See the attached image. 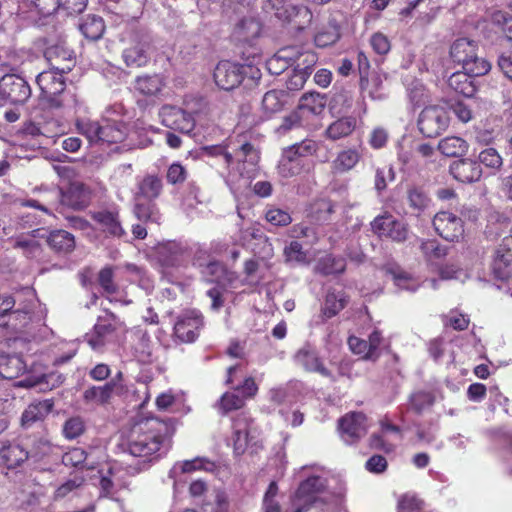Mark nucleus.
<instances>
[{
  "mask_svg": "<svg viewBox=\"0 0 512 512\" xmlns=\"http://www.w3.org/2000/svg\"><path fill=\"white\" fill-rule=\"evenodd\" d=\"M346 303L347 301L344 297H338L334 292H329L325 298L323 314L327 318H331L344 309Z\"/></svg>",
  "mask_w": 512,
  "mask_h": 512,
  "instance_id": "obj_52",
  "label": "nucleus"
},
{
  "mask_svg": "<svg viewBox=\"0 0 512 512\" xmlns=\"http://www.w3.org/2000/svg\"><path fill=\"white\" fill-rule=\"evenodd\" d=\"M159 115L162 119V124L172 130L188 134L195 127L192 115L179 107L164 105L160 109Z\"/></svg>",
  "mask_w": 512,
  "mask_h": 512,
  "instance_id": "obj_7",
  "label": "nucleus"
},
{
  "mask_svg": "<svg viewBox=\"0 0 512 512\" xmlns=\"http://www.w3.org/2000/svg\"><path fill=\"white\" fill-rule=\"evenodd\" d=\"M243 405V397L236 393L226 392L220 399V408L223 410V413L240 409Z\"/></svg>",
  "mask_w": 512,
  "mask_h": 512,
  "instance_id": "obj_63",
  "label": "nucleus"
},
{
  "mask_svg": "<svg viewBox=\"0 0 512 512\" xmlns=\"http://www.w3.org/2000/svg\"><path fill=\"white\" fill-rule=\"evenodd\" d=\"M295 55L293 56V67L296 71L309 72L311 75L313 67L317 62V56L314 52L305 51L301 52L297 47H293Z\"/></svg>",
  "mask_w": 512,
  "mask_h": 512,
  "instance_id": "obj_46",
  "label": "nucleus"
},
{
  "mask_svg": "<svg viewBox=\"0 0 512 512\" xmlns=\"http://www.w3.org/2000/svg\"><path fill=\"white\" fill-rule=\"evenodd\" d=\"M361 158L360 153L353 148L341 151L333 162L334 169L337 172L344 173L352 168L359 162Z\"/></svg>",
  "mask_w": 512,
  "mask_h": 512,
  "instance_id": "obj_43",
  "label": "nucleus"
},
{
  "mask_svg": "<svg viewBox=\"0 0 512 512\" xmlns=\"http://www.w3.org/2000/svg\"><path fill=\"white\" fill-rule=\"evenodd\" d=\"M48 246L57 254H69L75 249L74 236L65 230H53L46 237Z\"/></svg>",
  "mask_w": 512,
  "mask_h": 512,
  "instance_id": "obj_32",
  "label": "nucleus"
},
{
  "mask_svg": "<svg viewBox=\"0 0 512 512\" xmlns=\"http://www.w3.org/2000/svg\"><path fill=\"white\" fill-rule=\"evenodd\" d=\"M248 72H251L252 78L260 77L259 70L253 71L251 66L221 61L215 67L213 77L220 89L230 91L241 84Z\"/></svg>",
  "mask_w": 512,
  "mask_h": 512,
  "instance_id": "obj_4",
  "label": "nucleus"
},
{
  "mask_svg": "<svg viewBox=\"0 0 512 512\" xmlns=\"http://www.w3.org/2000/svg\"><path fill=\"white\" fill-rule=\"evenodd\" d=\"M86 430L85 422L80 416L68 418L62 428L64 437L68 440H74L80 437Z\"/></svg>",
  "mask_w": 512,
  "mask_h": 512,
  "instance_id": "obj_48",
  "label": "nucleus"
},
{
  "mask_svg": "<svg viewBox=\"0 0 512 512\" xmlns=\"http://www.w3.org/2000/svg\"><path fill=\"white\" fill-rule=\"evenodd\" d=\"M153 256L162 267H176L181 263L183 247L175 241L158 243L153 247Z\"/></svg>",
  "mask_w": 512,
  "mask_h": 512,
  "instance_id": "obj_16",
  "label": "nucleus"
},
{
  "mask_svg": "<svg viewBox=\"0 0 512 512\" xmlns=\"http://www.w3.org/2000/svg\"><path fill=\"white\" fill-rule=\"evenodd\" d=\"M478 158L481 164L493 170H499L503 165V159L495 148L482 150Z\"/></svg>",
  "mask_w": 512,
  "mask_h": 512,
  "instance_id": "obj_54",
  "label": "nucleus"
},
{
  "mask_svg": "<svg viewBox=\"0 0 512 512\" xmlns=\"http://www.w3.org/2000/svg\"><path fill=\"white\" fill-rule=\"evenodd\" d=\"M492 22L501 27L506 37L512 41V15L503 11H496L492 14Z\"/></svg>",
  "mask_w": 512,
  "mask_h": 512,
  "instance_id": "obj_64",
  "label": "nucleus"
},
{
  "mask_svg": "<svg viewBox=\"0 0 512 512\" xmlns=\"http://www.w3.org/2000/svg\"><path fill=\"white\" fill-rule=\"evenodd\" d=\"M326 105L325 97L319 93H305L299 101L298 109L305 110L313 115L323 112Z\"/></svg>",
  "mask_w": 512,
  "mask_h": 512,
  "instance_id": "obj_42",
  "label": "nucleus"
},
{
  "mask_svg": "<svg viewBox=\"0 0 512 512\" xmlns=\"http://www.w3.org/2000/svg\"><path fill=\"white\" fill-rule=\"evenodd\" d=\"M100 142L103 143H118L126 137V127L119 122H106L102 125L100 131Z\"/></svg>",
  "mask_w": 512,
  "mask_h": 512,
  "instance_id": "obj_39",
  "label": "nucleus"
},
{
  "mask_svg": "<svg viewBox=\"0 0 512 512\" xmlns=\"http://www.w3.org/2000/svg\"><path fill=\"white\" fill-rule=\"evenodd\" d=\"M335 212V204L328 199L316 200L311 206V216L316 222L326 223Z\"/></svg>",
  "mask_w": 512,
  "mask_h": 512,
  "instance_id": "obj_45",
  "label": "nucleus"
},
{
  "mask_svg": "<svg viewBox=\"0 0 512 512\" xmlns=\"http://www.w3.org/2000/svg\"><path fill=\"white\" fill-rule=\"evenodd\" d=\"M353 92L345 87L337 88L330 100V109L336 114H346L353 106Z\"/></svg>",
  "mask_w": 512,
  "mask_h": 512,
  "instance_id": "obj_37",
  "label": "nucleus"
},
{
  "mask_svg": "<svg viewBox=\"0 0 512 512\" xmlns=\"http://www.w3.org/2000/svg\"><path fill=\"white\" fill-rule=\"evenodd\" d=\"M92 218L101 226L103 232L112 237L121 238L126 234L121 225L118 212L102 210L94 212Z\"/></svg>",
  "mask_w": 512,
  "mask_h": 512,
  "instance_id": "obj_26",
  "label": "nucleus"
},
{
  "mask_svg": "<svg viewBox=\"0 0 512 512\" xmlns=\"http://www.w3.org/2000/svg\"><path fill=\"white\" fill-rule=\"evenodd\" d=\"M79 29L85 38L96 41L103 36L105 24L101 17L88 15L79 25Z\"/></svg>",
  "mask_w": 512,
  "mask_h": 512,
  "instance_id": "obj_38",
  "label": "nucleus"
},
{
  "mask_svg": "<svg viewBox=\"0 0 512 512\" xmlns=\"http://www.w3.org/2000/svg\"><path fill=\"white\" fill-rule=\"evenodd\" d=\"M72 51L63 43L48 46L44 51V57L50 65V69L62 73H68L74 66Z\"/></svg>",
  "mask_w": 512,
  "mask_h": 512,
  "instance_id": "obj_13",
  "label": "nucleus"
},
{
  "mask_svg": "<svg viewBox=\"0 0 512 512\" xmlns=\"http://www.w3.org/2000/svg\"><path fill=\"white\" fill-rule=\"evenodd\" d=\"M492 273L501 281H506L512 276V251L498 248L492 262Z\"/></svg>",
  "mask_w": 512,
  "mask_h": 512,
  "instance_id": "obj_31",
  "label": "nucleus"
},
{
  "mask_svg": "<svg viewBox=\"0 0 512 512\" xmlns=\"http://www.w3.org/2000/svg\"><path fill=\"white\" fill-rule=\"evenodd\" d=\"M122 392L123 387L120 384L109 381L103 386H92L86 389L83 393V399L88 403L105 404L114 393L121 394Z\"/></svg>",
  "mask_w": 512,
  "mask_h": 512,
  "instance_id": "obj_27",
  "label": "nucleus"
},
{
  "mask_svg": "<svg viewBox=\"0 0 512 512\" xmlns=\"http://www.w3.org/2000/svg\"><path fill=\"white\" fill-rule=\"evenodd\" d=\"M295 55L293 47H285L277 51L266 61V68L271 75H280L289 67L293 66V56Z\"/></svg>",
  "mask_w": 512,
  "mask_h": 512,
  "instance_id": "obj_33",
  "label": "nucleus"
},
{
  "mask_svg": "<svg viewBox=\"0 0 512 512\" xmlns=\"http://www.w3.org/2000/svg\"><path fill=\"white\" fill-rule=\"evenodd\" d=\"M26 4L34 9L40 16L48 17L58 8V0H25Z\"/></svg>",
  "mask_w": 512,
  "mask_h": 512,
  "instance_id": "obj_55",
  "label": "nucleus"
},
{
  "mask_svg": "<svg viewBox=\"0 0 512 512\" xmlns=\"http://www.w3.org/2000/svg\"><path fill=\"white\" fill-rule=\"evenodd\" d=\"M289 105V94L282 89L267 91L261 101V112L265 118H271Z\"/></svg>",
  "mask_w": 512,
  "mask_h": 512,
  "instance_id": "obj_17",
  "label": "nucleus"
},
{
  "mask_svg": "<svg viewBox=\"0 0 512 512\" xmlns=\"http://www.w3.org/2000/svg\"><path fill=\"white\" fill-rule=\"evenodd\" d=\"M28 460L26 448L8 439L0 447V465L12 470L20 467Z\"/></svg>",
  "mask_w": 512,
  "mask_h": 512,
  "instance_id": "obj_19",
  "label": "nucleus"
},
{
  "mask_svg": "<svg viewBox=\"0 0 512 512\" xmlns=\"http://www.w3.org/2000/svg\"><path fill=\"white\" fill-rule=\"evenodd\" d=\"M31 96L28 82L21 76L6 74L0 79V97L14 104H24Z\"/></svg>",
  "mask_w": 512,
  "mask_h": 512,
  "instance_id": "obj_5",
  "label": "nucleus"
},
{
  "mask_svg": "<svg viewBox=\"0 0 512 512\" xmlns=\"http://www.w3.org/2000/svg\"><path fill=\"white\" fill-rule=\"evenodd\" d=\"M407 198L410 207L418 211L424 210L429 203L428 196L423 191V189L419 187L410 188L408 190Z\"/></svg>",
  "mask_w": 512,
  "mask_h": 512,
  "instance_id": "obj_56",
  "label": "nucleus"
},
{
  "mask_svg": "<svg viewBox=\"0 0 512 512\" xmlns=\"http://www.w3.org/2000/svg\"><path fill=\"white\" fill-rule=\"evenodd\" d=\"M326 488V480L320 476H312L302 481L297 489V497H311Z\"/></svg>",
  "mask_w": 512,
  "mask_h": 512,
  "instance_id": "obj_44",
  "label": "nucleus"
},
{
  "mask_svg": "<svg viewBox=\"0 0 512 512\" xmlns=\"http://www.w3.org/2000/svg\"><path fill=\"white\" fill-rule=\"evenodd\" d=\"M366 420L362 412H352L341 417L338 428L342 439L348 444L358 441L367 432Z\"/></svg>",
  "mask_w": 512,
  "mask_h": 512,
  "instance_id": "obj_8",
  "label": "nucleus"
},
{
  "mask_svg": "<svg viewBox=\"0 0 512 512\" xmlns=\"http://www.w3.org/2000/svg\"><path fill=\"white\" fill-rule=\"evenodd\" d=\"M303 166V163L293 162L290 158L281 157L277 169L281 177L290 178L300 174Z\"/></svg>",
  "mask_w": 512,
  "mask_h": 512,
  "instance_id": "obj_59",
  "label": "nucleus"
},
{
  "mask_svg": "<svg viewBox=\"0 0 512 512\" xmlns=\"http://www.w3.org/2000/svg\"><path fill=\"white\" fill-rule=\"evenodd\" d=\"M53 406L52 399L31 403L22 413L21 426L27 429L35 423L43 421L52 411Z\"/></svg>",
  "mask_w": 512,
  "mask_h": 512,
  "instance_id": "obj_24",
  "label": "nucleus"
},
{
  "mask_svg": "<svg viewBox=\"0 0 512 512\" xmlns=\"http://www.w3.org/2000/svg\"><path fill=\"white\" fill-rule=\"evenodd\" d=\"M284 256L287 262L305 263L307 259V255L298 241H292L284 248Z\"/></svg>",
  "mask_w": 512,
  "mask_h": 512,
  "instance_id": "obj_62",
  "label": "nucleus"
},
{
  "mask_svg": "<svg viewBox=\"0 0 512 512\" xmlns=\"http://www.w3.org/2000/svg\"><path fill=\"white\" fill-rule=\"evenodd\" d=\"M98 282L102 289L108 294H114L118 286L114 283V273L112 267H104L98 274Z\"/></svg>",
  "mask_w": 512,
  "mask_h": 512,
  "instance_id": "obj_61",
  "label": "nucleus"
},
{
  "mask_svg": "<svg viewBox=\"0 0 512 512\" xmlns=\"http://www.w3.org/2000/svg\"><path fill=\"white\" fill-rule=\"evenodd\" d=\"M381 270L385 275L391 276L394 283L400 288H408L406 285L411 279V275L395 262H387Z\"/></svg>",
  "mask_w": 512,
  "mask_h": 512,
  "instance_id": "obj_47",
  "label": "nucleus"
},
{
  "mask_svg": "<svg viewBox=\"0 0 512 512\" xmlns=\"http://www.w3.org/2000/svg\"><path fill=\"white\" fill-rule=\"evenodd\" d=\"M118 324V317L114 313L106 311L105 316L98 317L97 323L94 326V335L89 338L88 343L94 349L102 346L103 339L113 333Z\"/></svg>",
  "mask_w": 512,
  "mask_h": 512,
  "instance_id": "obj_21",
  "label": "nucleus"
},
{
  "mask_svg": "<svg viewBox=\"0 0 512 512\" xmlns=\"http://www.w3.org/2000/svg\"><path fill=\"white\" fill-rule=\"evenodd\" d=\"M176 432V419L149 417L135 423L128 439V451L134 457L143 458L145 469L158 460L172 445Z\"/></svg>",
  "mask_w": 512,
  "mask_h": 512,
  "instance_id": "obj_1",
  "label": "nucleus"
},
{
  "mask_svg": "<svg viewBox=\"0 0 512 512\" xmlns=\"http://www.w3.org/2000/svg\"><path fill=\"white\" fill-rule=\"evenodd\" d=\"M249 443V430L248 426L241 427L240 421L235 423V431L233 436L234 453L236 455L244 454Z\"/></svg>",
  "mask_w": 512,
  "mask_h": 512,
  "instance_id": "obj_51",
  "label": "nucleus"
},
{
  "mask_svg": "<svg viewBox=\"0 0 512 512\" xmlns=\"http://www.w3.org/2000/svg\"><path fill=\"white\" fill-rule=\"evenodd\" d=\"M459 217L450 215V226H453V233L450 235V242L458 241L464 235V223L476 224L480 218V209L471 203H464L457 209Z\"/></svg>",
  "mask_w": 512,
  "mask_h": 512,
  "instance_id": "obj_15",
  "label": "nucleus"
},
{
  "mask_svg": "<svg viewBox=\"0 0 512 512\" xmlns=\"http://www.w3.org/2000/svg\"><path fill=\"white\" fill-rule=\"evenodd\" d=\"M163 85V80L159 75L140 76L135 81V89L146 96L157 95Z\"/></svg>",
  "mask_w": 512,
  "mask_h": 512,
  "instance_id": "obj_40",
  "label": "nucleus"
},
{
  "mask_svg": "<svg viewBox=\"0 0 512 512\" xmlns=\"http://www.w3.org/2000/svg\"><path fill=\"white\" fill-rule=\"evenodd\" d=\"M162 190L163 181L161 177L148 174L138 181L134 199L155 201L161 195Z\"/></svg>",
  "mask_w": 512,
  "mask_h": 512,
  "instance_id": "obj_25",
  "label": "nucleus"
},
{
  "mask_svg": "<svg viewBox=\"0 0 512 512\" xmlns=\"http://www.w3.org/2000/svg\"><path fill=\"white\" fill-rule=\"evenodd\" d=\"M194 266L201 268V274L208 282L219 283L226 275L225 267L218 261L194 262Z\"/></svg>",
  "mask_w": 512,
  "mask_h": 512,
  "instance_id": "obj_41",
  "label": "nucleus"
},
{
  "mask_svg": "<svg viewBox=\"0 0 512 512\" xmlns=\"http://www.w3.org/2000/svg\"><path fill=\"white\" fill-rule=\"evenodd\" d=\"M134 216L146 225L159 226L162 214L155 201L134 199Z\"/></svg>",
  "mask_w": 512,
  "mask_h": 512,
  "instance_id": "obj_23",
  "label": "nucleus"
},
{
  "mask_svg": "<svg viewBox=\"0 0 512 512\" xmlns=\"http://www.w3.org/2000/svg\"><path fill=\"white\" fill-rule=\"evenodd\" d=\"M215 469L214 462L207 458L197 457L192 460H186L181 464V471L183 473H189L196 470L213 471Z\"/></svg>",
  "mask_w": 512,
  "mask_h": 512,
  "instance_id": "obj_60",
  "label": "nucleus"
},
{
  "mask_svg": "<svg viewBox=\"0 0 512 512\" xmlns=\"http://www.w3.org/2000/svg\"><path fill=\"white\" fill-rule=\"evenodd\" d=\"M261 22L254 16L243 17L235 26L234 36L237 40L252 43L260 36Z\"/></svg>",
  "mask_w": 512,
  "mask_h": 512,
  "instance_id": "obj_28",
  "label": "nucleus"
},
{
  "mask_svg": "<svg viewBox=\"0 0 512 512\" xmlns=\"http://www.w3.org/2000/svg\"><path fill=\"white\" fill-rule=\"evenodd\" d=\"M345 269L346 260L341 256H334L332 254L321 257L314 268L316 273L323 276L342 274Z\"/></svg>",
  "mask_w": 512,
  "mask_h": 512,
  "instance_id": "obj_35",
  "label": "nucleus"
},
{
  "mask_svg": "<svg viewBox=\"0 0 512 512\" xmlns=\"http://www.w3.org/2000/svg\"><path fill=\"white\" fill-rule=\"evenodd\" d=\"M228 147L235 150V160L238 162H247L256 165L259 160L258 151L246 140L244 135H238L235 139H230Z\"/></svg>",
  "mask_w": 512,
  "mask_h": 512,
  "instance_id": "obj_30",
  "label": "nucleus"
},
{
  "mask_svg": "<svg viewBox=\"0 0 512 512\" xmlns=\"http://www.w3.org/2000/svg\"><path fill=\"white\" fill-rule=\"evenodd\" d=\"M267 7L274 11L278 19L283 21H295L300 17L306 21H310L312 17L307 7L295 5L289 0H267Z\"/></svg>",
  "mask_w": 512,
  "mask_h": 512,
  "instance_id": "obj_14",
  "label": "nucleus"
},
{
  "mask_svg": "<svg viewBox=\"0 0 512 512\" xmlns=\"http://www.w3.org/2000/svg\"><path fill=\"white\" fill-rule=\"evenodd\" d=\"M446 119L444 108L438 106L426 107L419 115V130L426 137H436L442 130H445Z\"/></svg>",
  "mask_w": 512,
  "mask_h": 512,
  "instance_id": "obj_6",
  "label": "nucleus"
},
{
  "mask_svg": "<svg viewBox=\"0 0 512 512\" xmlns=\"http://www.w3.org/2000/svg\"><path fill=\"white\" fill-rule=\"evenodd\" d=\"M64 377L62 374H58L56 372H51L49 374H43L41 377L36 380L24 379L19 382V385L22 387H34L37 385H47L50 389H53L63 383Z\"/></svg>",
  "mask_w": 512,
  "mask_h": 512,
  "instance_id": "obj_49",
  "label": "nucleus"
},
{
  "mask_svg": "<svg viewBox=\"0 0 512 512\" xmlns=\"http://www.w3.org/2000/svg\"><path fill=\"white\" fill-rule=\"evenodd\" d=\"M152 38L145 30H133L123 49L122 58L129 68H141L147 65L151 57Z\"/></svg>",
  "mask_w": 512,
  "mask_h": 512,
  "instance_id": "obj_2",
  "label": "nucleus"
},
{
  "mask_svg": "<svg viewBox=\"0 0 512 512\" xmlns=\"http://www.w3.org/2000/svg\"><path fill=\"white\" fill-rule=\"evenodd\" d=\"M65 73L56 70H48L39 73L36 82L43 95H56L64 92L66 84L63 78Z\"/></svg>",
  "mask_w": 512,
  "mask_h": 512,
  "instance_id": "obj_22",
  "label": "nucleus"
},
{
  "mask_svg": "<svg viewBox=\"0 0 512 512\" xmlns=\"http://www.w3.org/2000/svg\"><path fill=\"white\" fill-rule=\"evenodd\" d=\"M450 174L462 183H472L481 178L480 163L470 159H458L450 164Z\"/></svg>",
  "mask_w": 512,
  "mask_h": 512,
  "instance_id": "obj_18",
  "label": "nucleus"
},
{
  "mask_svg": "<svg viewBox=\"0 0 512 512\" xmlns=\"http://www.w3.org/2000/svg\"><path fill=\"white\" fill-rule=\"evenodd\" d=\"M294 358L306 371L319 373L323 377L329 378L332 382H336V377L325 367L317 351L310 344H305L301 347L296 352Z\"/></svg>",
  "mask_w": 512,
  "mask_h": 512,
  "instance_id": "obj_11",
  "label": "nucleus"
},
{
  "mask_svg": "<svg viewBox=\"0 0 512 512\" xmlns=\"http://www.w3.org/2000/svg\"><path fill=\"white\" fill-rule=\"evenodd\" d=\"M426 261L430 267L436 270L441 280L448 279L446 256L448 253L447 247L441 245L437 240L423 241L420 246Z\"/></svg>",
  "mask_w": 512,
  "mask_h": 512,
  "instance_id": "obj_10",
  "label": "nucleus"
},
{
  "mask_svg": "<svg viewBox=\"0 0 512 512\" xmlns=\"http://www.w3.org/2000/svg\"><path fill=\"white\" fill-rule=\"evenodd\" d=\"M474 76L467 71H455L450 74V102L454 100L455 95L471 98L476 93Z\"/></svg>",
  "mask_w": 512,
  "mask_h": 512,
  "instance_id": "obj_20",
  "label": "nucleus"
},
{
  "mask_svg": "<svg viewBox=\"0 0 512 512\" xmlns=\"http://www.w3.org/2000/svg\"><path fill=\"white\" fill-rule=\"evenodd\" d=\"M25 341L22 338L8 339L0 343V376L4 379H16L27 369V363L21 353L15 352Z\"/></svg>",
  "mask_w": 512,
  "mask_h": 512,
  "instance_id": "obj_3",
  "label": "nucleus"
},
{
  "mask_svg": "<svg viewBox=\"0 0 512 512\" xmlns=\"http://www.w3.org/2000/svg\"><path fill=\"white\" fill-rule=\"evenodd\" d=\"M59 194L63 205L76 210L87 207L91 199L89 187L78 180L71 181L65 190L60 189Z\"/></svg>",
  "mask_w": 512,
  "mask_h": 512,
  "instance_id": "obj_12",
  "label": "nucleus"
},
{
  "mask_svg": "<svg viewBox=\"0 0 512 512\" xmlns=\"http://www.w3.org/2000/svg\"><path fill=\"white\" fill-rule=\"evenodd\" d=\"M463 71H467L472 76H482L487 74L490 69V63L484 58H480L477 55V51L474 53V57L468 60L461 68Z\"/></svg>",
  "mask_w": 512,
  "mask_h": 512,
  "instance_id": "obj_50",
  "label": "nucleus"
},
{
  "mask_svg": "<svg viewBox=\"0 0 512 512\" xmlns=\"http://www.w3.org/2000/svg\"><path fill=\"white\" fill-rule=\"evenodd\" d=\"M51 451V444L47 439H35L30 448H26L28 460L32 459L34 462L41 460L44 456L48 455Z\"/></svg>",
  "mask_w": 512,
  "mask_h": 512,
  "instance_id": "obj_53",
  "label": "nucleus"
},
{
  "mask_svg": "<svg viewBox=\"0 0 512 512\" xmlns=\"http://www.w3.org/2000/svg\"><path fill=\"white\" fill-rule=\"evenodd\" d=\"M77 127L81 134L86 136L90 143H98L100 142V131L102 125L98 122L93 121H81L77 123Z\"/></svg>",
  "mask_w": 512,
  "mask_h": 512,
  "instance_id": "obj_57",
  "label": "nucleus"
},
{
  "mask_svg": "<svg viewBox=\"0 0 512 512\" xmlns=\"http://www.w3.org/2000/svg\"><path fill=\"white\" fill-rule=\"evenodd\" d=\"M477 51V43L468 38H460L450 46V60L462 68V66L474 57Z\"/></svg>",
  "mask_w": 512,
  "mask_h": 512,
  "instance_id": "obj_29",
  "label": "nucleus"
},
{
  "mask_svg": "<svg viewBox=\"0 0 512 512\" xmlns=\"http://www.w3.org/2000/svg\"><path fill=\"white\" fill-rule=\"evenodd\" d=\"M203 325V316L197 311H189L179 317L175 323L174 334L181 342L191 343L199 336Z\"/></svg>",
  "mask_w": 512,
  "mask_h": 512,
  "instance_id": "obj_9",
  "label": "nucleus"
},
{
  "mask_svg": "<svg viewBox=\"0 0 512 512\" xmlns=\"http://www.w3.org/2000/svg\"><path fill=\"white\" fill-rule=\"evenodd\" d=\"M32 313L25 309H11L2 321L0 327L11 330L13 332L23 331L31 322Z\"/></svg>",
  "mask_w": 512,
  "mask_h": 512,
  "instance_id": "obj_34",
  "label": "nucleus"
},
{
  "mask_svg": "<svg viewBox=\"0 0 512 512\" xmlns=\"http://www.w3.org/2000/svg\"><path fill=\"white\" fill-rule=\"evenodd\" d=\"M356 124L355 117H341L327 127L325 135L333 141L348 137L355 130Z\"/></svg>",
  "mask_w": 512,
  "mask_h": 512,
  "instance_id": "obj_36",
  "label": "nucleus"
},
{
  "mask_svg": "<svg viewBox=\"0 0 512 512\" xmlns=\"http://www.w3.org/2000/svg\"><path fill=\"white\" fill-rule=\"evenodd\" d=\"M434 403V396L429 392L419 391L411 395L410 405L416 413H421Z\"/></svg>",
  "mask_w": 512,
  "mask_h": 512,
  "instance_id": "obj_58",
  "label": "nucleus"
}]
</instances>
